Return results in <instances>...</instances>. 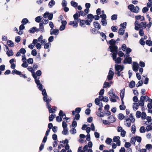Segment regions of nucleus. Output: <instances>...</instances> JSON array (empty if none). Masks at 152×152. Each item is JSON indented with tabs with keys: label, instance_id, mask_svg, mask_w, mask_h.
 <instances>
[{
	"label": "nucleus",
	"instance_id": "obj_1",
	"mask_svg": "<svg viewBox=\"0 0 152 152\" xmlns=\"http://www.w3.org/2000/svg\"><path fill=\"white\" fill-rule=\"evenodd\" d=\"M80 22V26L82 27L83 25H85V20H81V19H79V20L76 21H70L69 23V24L70 25H72L74 28H76L78 26L77 22Z\"/></svg>",
	"mask_w": 152,
	"mask_h": 152
},
{
	"label": "nucleus",
	"instance_id": "obj_2",
	"mask_svg": "<svg viewBox=\"0 0 152 152\" xmlns=\"http://www.w3.org/2000/svg\"><path fill=\"white\" fill-rule=\"evenodd\" d=\"M146 22H141L139 24L137 21L136 20L135 22V30L138 31L139 30L140 28H146Z\"/></svg>",
	"mask_w": 152,
	"mask_h": 152
},
{
	"label": "nucleus",
	"instance_id": "obj_3",
	"mask_svg": "<svg viewBox=\"0 0 152 152\" xmlns=\"http://www.w3.org/2000/svg\"><path fill=\"white\" fill-rule=\"evenodd\" d=\"M113 89H112L110 90L111 91L108 92V94L110 96L109 98L110 100L112 102H116V100L115 99H113L112 97L116 98L118 97L117 96L115 95V94L113 92Z\"/></svg>",
	"mask_w": 152,
	"mask_h": 152
},
{
	"label": "nucleus",
	"instance_id": "obj_4",
	"mask_svg": "<svg viewBox=\"0 0 152 152\" xmlns=\"http://www.w3.org/2000/svg\"><path fill=\"white\" fill-rule=\"evenodd\" d=\"M43 16L45 18L48 17L49 20H51L53 18V14L52 13L46 12L44 14Z\"/></svg>",
	"mask_w": 152,
	"mask_h": 152
},
{
	"label": "nucleus",
	"instance_id": "obj_5",
	"mask_svg": "<svg viewBox=\"0 0 152 152\" xmlns=\"http://www.w3.org/2000/svg\"><path fill=\"white\" fill-rule=\"evenodd\" d=\"M120 137L118 136H114L113 139V141L116 142L118 146H120L121 145V141L120 140Z\"/></svg>",
	"mask_w": 152,
	"mask_h": 152
},
{
	"label": "nucleus",
	"instance_id": "obj_6",
	"mask_svg": "<svg viewBox=\"0 0 152 152\" xmlns=\"http://www.w3.org/2000/svg\"><path fill=\"white\" fill-rule=\"evenodd\" d=\"M114 72L113 71L110 70L108 73V75L107 76V78L109 80H112L113 77Z\"/></svg>",
	"mask_w": 152,
	"mask_h": 152
},
{
	"label": "nucleus",
	"instance_id": "obj_7",
	"mask_svg": "<svg viewBox=\"0 0 152 152\" xmlns=\"http://www.w3.org/2000/svg\"><path fill=\"white\" fill-rule=\"evenodd\" d=\"M109 48L110 51L112 52H117L118 48L117 46L114 45L113 46H109Z\"/></svg>",
	"mask_w": 152,
	"mask_h": 152
},
{
	"label": "nucleus",
	"instance_id": "obj_8",
	"mask_svg": "<svg viewBox=\"0 0 152 152\" xmlns=\"http://www.w3.org/2000/svg\"><path fill=\"white\" fill-rule=\"evenodd\" d=\"M115 69L116 71H121L124 69V66H121L119 65L115 64Z\"/></svg>",
	"mask_w": 152,
	"mask_h": 152
},
{
	"label": "nucleus",
	"instance_id": "obj_9",
	"mask_svg": "<svg viewBox=\"0 0 152 152\" xmlns=\"http://www.w3.org/2000/svg\"><path fill=\"white\" fill-rule=\"evenodd\" d=\"M42 94L43 96V100H45L48 98V95L46 93V90L45 89H44L42 90Z\"/></svg>",
	"mask_w": 152,
	"mask_h": 152
},
{
	"label": "nucleus",
	"instance_id": "obj_10",
	"mask_svg": "<svg viewBox=\"0 0 152 152\" xmlns=\"http://www.w3.org/2000/svg\"><path fill=\"white\" fill-rule=\"evenodd\" d=\"M134 65L132 67V69L135 72H137L138 70V68L139 67L138 64L135 62H134L133 63Z\"/></svg>",
	"mask_w": 152,
	"mask_h": 152
},
{
	"label": "nucleus",
	"instance_id": "obj_11",
	"mask_svg": "<svg viewBox=\"0 0 152 152\" xmlns=\"http://www.w3.org/2000/svg\"><path fill=\"white\" fill-rule=\"evenodd\" d=\"M132 63V59L131 57L126 58L124 60V64L128 63L131 64Z\"/></svg>",
	"mask_w": 152,
	"mask_h": 152
},
{
	"label": "nucleus",
	"instance_id": "obj_12",
	"mask_svg": "<svg viewBox=\"0 0 152 152\" xmlns=\"http://www.w3.org/2000/svg\"><path fill=\"white\" fill-rule=\"evenodd\" d=\"M81 15L80 13H79V12H76L74 15H73V18L74 20V21L75 20H79V19H80L79 18L80 16Z\"/></svg>",
	"mask_w": 152,
	"mask_h": 152
},
{
	"label": "nucleus",
	"instance_id": "obj_13",
	"mask_svg": "<svg viewBox=\"0 0 152 152\" xmlns=\"http://www.w3.org/2000/svg\"><path fill=\"white\" fill-rule=\"evenodd\" d=\"M51 100V99H49L48 98L44 100V102H46V104L47 108L48 109H49V108L51 107V105L49 103V102H50Z\"/></svg>",
	"mask_w": 152,
	"mask_h": 152
},
{
	"label": "nucleus",
	"instance_id": "obj_14",
	"mask_svg": "<svg viewBox=\"0 0 152 152\" xmlns=\"http://www.w3.org/2000/svg\"><path fill=\"white\" fill-rule=\"evenodd\" d=\"M52 29H51L50 31V34L51 35L54 34L55 35H57L59 31L58 29H53V30L52 31L51 30Z\"/></svg>",
	"mask_w": 152,
	"mask_h": 152
},
{
	"label": "nucleus",
	"instance_id": "obj_15",
	"mask_svg": "<svg viewBox=\"0 0 152 152\" xmlns=\"http://www.w3.org/2000/svg\"><path fill=\"white\" fill-rule=\"evenodd\" d=\"M108 119L110 123H113L116 121L115 118L112 115L109 116Z\"/></svg>",
	"mask_w": 152,
	"mask_h": 152
},
{
	"label": "nucleus",
	"instance_id": "obj_16",
	"mask_svg": "<svg viewBox=\"0 0 152 152\" xmlns=\"http://www.w3.org/2000/svg\"><path fill=\"white\" fill-rule=\"evenodd\" d=\"M93 24L95 28L99 30L101 28V25L97 21H95L93 23Z\"/></svg>",
	"mask_w": 152,
	"mask_h": 152
},
{
	"label": "nucleus",
	"instance_id": "obj_17",
	"mask_svg": "<svg viewBox=\"0 0 152 152\" xmlns=\"http://www.w3.org/2000/svg\"><path fill=\"white\" fill-rule=\"evenodd\" d=\"M36 84L37 85V87H38V88L39 90L42 91V90L43 89V86L40 83V81L39 82H38L37 83H36Z\"/></svg>",
	"mask_w": 152,
	"mask_h": 152
},
{
	"label": "nucleus",
	"instance_id": "obj_18",
	"mask_svg": "<svg viewBox=\"0 0 152 152\" xmlns=\"http://www.w3.org/2000/svg\"><path fill=\"white\" fill-rule=\"evenodd\" d=\"M7 44L10 47H12L14 46V44L13 42L10 40H8L7 42Z\"/></svg>",
	"mask_w": 152,
	"mask_h": 152
},
{
	"label": "nucleus",
	"instance_id": "obj_19",
	"mask_svg": "<svg viewBox=\"0 0 152 152\" xmlns=\"http://www.w3.org/2000/svg\"><path fill=\"white\" fill-rule=\"evenodd\" d=\"M43 18H42L41 16H37L35 18V21L37 23H39L41 22V20H43Z\"/></svg>",
	"mask_w": 152,
	"mask_h": 152
},
{
	"label": "nucleus",
	"instance_id": "obj_20",
	"mask_svg": "<svg viewBox=\"0 0 152 152\" xmlns=\"http://www.w3.org/2000/svg\"><path fill=\"white\" fill-rule=\"evenodd\" d=\"M34 73L32 74V75L34 79L35 82V83H37L38 82H39L40 81L39 79V77L38 79H37V75H36L34 72H33Z\"/></svg>",
	"mask_w": 152,
	"mask_h": 152
},
{
	"label": "nucleus",
	"instance_id": "obj_21",
	"mask_svg": "<svg viewBox=\"0 0 152 152\" xmlns=\"http://www.w3.org/2000/svg\"><path fill=\"white\" fill-rule=\"evenodd\" d=\"M135 81L132 80L129 83V86L130 88H132L135 86Z\"/></svg>",
	"mask_w": 152,
	"mask_h": 152
},
{
	"label": "nucleus",
	"instance_id": "obj_22",
	"mask_svg": "<svg viewBox=\"0 0 152 152\" xmlns=\"http://www.w3.org/2000/svg\"><path fill=\"white\" fill-rule=\"evenodd\" d=\"M133 108L134 110H137L139 107V104L137 103H133Z\"/></svg>",
	"mask_w": 152,
	"mask_h": 152
},
{
	"label": "nucleus",
	"instance_id": "obj_23",
	"mask_svg": "<svg viewBox=\"0 0 152 152\" xmlns=\"http://www.w3.org/2000/svg\"><path fill=\"white\" fill-rule=\"evenodd\" d=\"M109 42V44L111 45L110 46L115 45L116 41L114 39H111Z\"/></svg>",
	"mask_w": 152,
	"mask_h": 152
},
{
	"label": "nucleus",
	"instance_id": "obj_24",
	"mask_svg": "<svg viewBox=\"0 0 152 152\" xmlns=\"http://www.w3.org/2000/svg\"><path fill=\"white\" fill-rule=\"evenodd\" d=\"M55 4L54 0H51L49 3L48 5L50 8H51Z\"/></svg>",
	"mask_w": 152,
	"mask_h": 152
},
{
	"label": "nucleus",
	"instance_id": "obj_25",
	"mask_svg": "<svg viewBox=\"0 0 152 152\" xmlns=\"http://www.w3.org/2000/svg\"><path fill=\"white\" fill-rule=\"evenodd\" d=\"M125 31V30L121 28L119 29L118 34L119 35H123L124 34Z\"/></svg>",
	"mask_w": 152,
	"mask_h": 152
},
{
	"label": "nucleus",
	"instance_id": "obj_26",
	"mask_svg": "<svg viewBox=\"0 0 152 152\" xmlns=\"http://www.w3.org/2000/svg\"><path fill=\"white\" fill-rule=\"evenodd\" d=\"M96 114L98 116L101 117H103L104 116V113L102 112H96Z\"/></svg>",
	"mask_w": 152,
	"mask_h": 152
},
{
	"label": "nucleus",
	"instance_id": "obj_27",
	"mask_svg": "<svg viewBox=\"0 0 152 152\" xmlns=\"http://www.w3.org/2000/svg\"><path fill=\"white\" fill-rule=\"evenodd\" d=\"M7 54L9 57L12 56L13 55L12 50H10L8 51L7 52Z\"/></svg>",
	"mask_w": 152,
	"mask_h": 152
},
{
	"label": "nucleus",
	"instance_id": "obj_28",
	"mask_svg": "<svg viewBox=\"0 0 152 152\" xmlns=\"http://www.w3.org/2000/svg\"><path fill=\"white\" fill-rule=\"evenodd\" d=\"M28 22V20L26 18H24L22 19L21 23L23 25H25Z\"/></svg>",
	"mask_w": 152,
	"mask_h": 152
},
{
	"label": "nucleus",
	"instance_id": "obj_29",
	"mask_svg": "<svg viewBox=\"0 0 152 152\" xmlns=\"http://www.w3.org/2000/svg\"><path fill=\"white\" fill-rule=\"evenodd\" d=\"M36 29V27H33L31 28L29 30L28 32L30 33H33L35 32Z\"/></svg>",
	"mask_w": 152,
	"mask_h": 152
},
{
	"label": "nucleus",
	"instance_id": "obj_30",
	"mask_svg": "<svg viewBox=\"0 0 152 152\" xmlns=\"http://www.w3.org/2000/svg\"><path fill=\"white\" fill-rule=\"evenodd\" d=\"M68 129H63V130L62 131V133L64 135H66L68 134Z\"/></svg>",
	"mask_w": 152,
	"mask_h": 152
},
{
	"label": "nucleus",
	"instance_id": "obj_31",
	"mask_svg": "<svg viewBox=\"0 0 152 152\" xmlns=\"http://www.w3.org/2000/svg\"><path fill=\"white\" fill-rule=\"evenodd\" d=\"M131 131L133 134H134L136 132V128L135 125L133 124L132 126Z\"/></svg>",
	"mask_w": 152,
	"mask_h": 152
},
{
	"label": "nucleus",
	"instance_id": "obj_32",
	"mask_svg": "<svg viewBox=\"0 0 152 152\" xmlns=\"http://www.w3.org/2000/svg\"><path fill=\"white\" fill-rule=\"evenodd\" d=\"M43 23H40L39 24V29H40V31L42 32H43L44 31V26L43 25Z\"/></svg>",
	"mask_w": 152,
	"mask_h": 152
},
{
	"label": "nucleus",
	"instance_id": "obj_33",
	"mask_svg": "<svg viewBox=\"0 0 152 152\" xmlns=\"http://www.w3.org/2000/svg\"><path fill=\"white\" fill-rule=\"evenodd\" d=\"M134 8V6L133 4L129 5L128 6V9L132 12H133V10Z\"/></svg>",
	"mask_w": 152,
	"mask_h": 152
},
{
	"label": "nucleus",
	"instance_id": "obj_34",
	"mask_svg": "<svg viewBox=\"0 0 152 152\" xmlns=\"http://www.w3.org/2000/svg\"><path fill=\"white\" fill-rule=\"evenodd\" d=\"M97 32L100 33V35L102 36V37L104 38L105 39H106V36L105 34L103 32H100L99 31H97Z\"/></svg>",
	"mask_w": 152,
	"mask_h": 152
},
{
	"label": "nucleus",
	"instance_id": "obj_35",
	"mask_svg": "<svg viewBox=\"0 0 152 152\" xmlns=\"http://www.w3.org/2000/svg\"><path fill=\"white\" fill-rule=\"evenodd\" d=\"M139 7L138 6H136L133 10V12L137 13L139 12Z\"/></svg>",
	"mask_w": 152,
	"mask_h": 152
},
{
	"label": "nucleus",
	"instance_id": "obj_36",
	"mask_svg": "<svg viewBox=\"0 0 152 152\" xmlns=\"http://www.w3.org/2000/svg\"><path fill=\"white\" fill-rule=\"evenodd\" d=\"M125 117L124 115L121 113L119 114L118 115V119L119 120H122Z\"/></svg>",
	"mask_w": 152,
	"mask_h": 152
},
{
	"label": "nucleus",
	"instance_id": "obj_37",
	"mask_svg": "<svg viewBox=\"0 0 152 152\" xmlns=\"http://www.w3.org/2000/svg\"><path fill=\"white\" fill-rule=\"evenodd\" d=\"M71 4L72 6L75 7H76L77 6V2L73 1H72L71 2Z\"/></svg>",
	"mask_w": 152,
	"mask_h": 152
},
{
	"label": "nucleus",
	"instance_id": "obj_38",
	"mask_svg": "<svg viewBox=\"0 0 152 152\" xmlns=\"http://www.w3.org/2000/svg\"><path fill=\"white\" fill-rule=\"evenodd\" d=\"M146 129L144 126H142L140 129V133H144L145 132Z\"/></svg>",
	"mask_w": 152,
	"mask_h": 152
},
{
	"label": "nucleus",
	"instance_id": "obj_39",
	"mask_svg": "<svg viewBox=\"0 0 152 152\" xmlns=\"http://www.w3.org/2000/svg\"><path fill=\"white\" fill-rule=\"evenodd\" d=\"M110 86L109 83L108 82H105L104 84L103 88H107V87H109Z\"/></svg>",
	"mask_w": 152,
	"mask_h": 152
},
{
	"label": "nucleus",
	"instance_id": "obj_40",
	"mask_svg": "<svg viewBox=\"0 0 152 152\" xmlns=\"http://www.w3.org/2000/svg\"><path fill=\"white\" fill-rule=\"evenodd\" d=\"M112 141V139L111 138H110L109 137L107 138L105 140L106 143L108 144H110L111 143Z\"/></svg>",
	"mask_w": 152,
	"mask_h": 152
},
{
	"label": "nucleus",
	"instance_id": "obj_41",
	"mask_svg": "<svg viewBox=\"0 0 152 152\" xmlns=\"http://www.w3.org/2000/svg\"><path fill=\"white\" fill-rule=\"evenodd\" d=\"M121 60L122 59L121 58L118 57L114 61L117 64H120L121 63Z\"/></svg>",
	"mask_w": 152,
	"mask_h": 152
},
{
	"label": "nucleus",
	"instance_id": "obj_42",
	"mask_svg": "<svg viewBox=\"0 0 152 152\" xmlns=\"http://www.w3.org/2000/svg\"><path fill=\"white\" fill-rule=\"evenodd\" d=\"M136 139L135 137H132L131 139L130 142L132 144L135 145Z\"/></svg>",
	"mask_w": 152,
	"mask_h": 152
},
{
	"label": "nucleus",
	"instance_id": "obj_43",
	"mask_svg": "<svg viewBox=\"0 0 152 152\" xmlns=\"http://www.w3.org/2000/svg\"><path fill=\"white\" fill-rule=\"evenodd\" d=\"M109 100V99L108 98L107 96H105L104 97L103 96H102V99H101V101H103L104 102H107Z\"/></svg>",
	"mask_w": 152,
	"mask_h": 152
},
{
	"label": "nucleus",
	"instance_id": "obj_44",
	"mask_svg": "<svg viewBox=\"0 0 152 152\" xmlns=\"http://www.w3.org/2000/svg\"><path fill=\"white\" fill-rule=\"evenodd\" d=\"M136 117L138 118H140L141 116V112L139 111H137L136 113Z\"/></svg>",
	"mask_w": 152,
	"mask_h": 152
},
{
	"label": "nucleus",
	"instance_id": "obj_45",
	"mask_svg": "<svg viewBox=\"0 0 152 152\" xmlns=\"http://www.w3.org/2000/svg\"><path fill=\"white\" fill-rule=\"evenodd\" d=\"M55 114L54 115L52 114L51 115H49V120L50 121H53V119L55 118Z\"/></svg>",
	"mask_w": 152,
	"mask_h": 152
},
{
	"label": "nucleus",
	"instance_id": "obj_46",
	"mask_svg": "<svg viewBox=\"0 0 152 152\" xmlns=\"http://www.w3.org/2000/svg\"><path fill=\"white\" fill-rule=\"evenodd\" d=\"M146 44L149 46H152V41L150 40H147L146 41Z\"/></svg>",
	"mask_w": 152,
	"mask_h": 152
},
{
	"label": "nucleus",
	"instance_id": "obj_47",
	"mask_svg": "<svg viewBox=\"0 0 152 152\" xmlns=\"http://www.w3.org/2000/svg\"><path fill=\"white\" fill-rule=\"evenodd\" d=\"M101 23L103 26H106L107 24V22L105 19H102L101 21Z\"/></svg>",
	"mask_w": 152,
	"mask_h": 152
},
{
	"label": "nucleus",
	"instance_id": "obj_48",
	"mask_svg": "<svg viewBox=\"0 0 152 152\" xmlns=\"http://www.w3.org/2000/svg\"><path fill=\"white\" fill-rule=\"evenodd\" d=\"M23 63L22 64L21 66L24 68H26L28 66V64H27V63L26 61H23Z\"/></svg>",
	"mask_w": 152,
	"mask_h": 152
},
{
	"label": "nucleus",
	"instance_id": "obj_49",
	"mask_svg": "<svg viewBox=\"0 0 152 152\" xmlns=\"http://www.w3.org/2000/svg\"><path fill=\"white\" fill-rule=\"evenodd\" d=\"M49 112L50 113H54V112L56 110V109L51 108V107L49 108Z\"/></svg>",
	"mask_w": 152,
	"mask_h": 152
},
{
	"label": "nucleus",
	"instance_id": "obj_50",
	"mask_svg": "<svg viewBox=\"0 0 152 152\" xmlns=\"http://www.w3.org/2000/svg\"><path fill=\"white\" fill-rule=\"evenodd\" d=\"M146 97L147 98H148V97L147 96H141L140 101H144V100L145 99V98Z\"/></svg>",
	"mask_w": 152,
	"mask_h": 152
},
{
	"label": "nucleus",
	"instance_id": "obj_51",
	"mask_svg": "<svg viewBox=\"0 0 152 152\" xmlns=\"http://www.w3.org/2000/svg\"><path fill=\"white\" fill-rule=\"evenodd\" d=\"M126 22H124L123 23H121L120 25V26L122 27L123 29H125L126 28Z\"/></svg>",
	"mask_w": 152,
	"mask_h": 152
},
{
	"label": "nucleus",
	"instance_id": "obj_52",
	"mask_svg": "<svg viewBox=\"0 0 152 152\" xmlns=\"http://www.w3.org/2000/svg\"><path fill=\"white\" fill-rule=\"evenodd\" d=\"M142 115L141 118L142 120L145 119L146 117V115L145 112H142L141 114Z\"/></svg>",
	"mask_w": 152,
	"mask_h": 152
},
{
	"label": "nucleus",
	"instance_id": "obj_53",
	"mask_svg": "<svg viewBox=\"0 0 152 152\" xmlns=\"http://www.w3.org/2000/svg\"><path fill=\"white\" fill-rule=\"evenodd\" d=\"M60 116L62 117L63 118L64 116H66L65 114H64L63 111L62 110H60L58 114Z\"/></svg>",
	"mask_w": 152,
	"mask_h": 152
},
{
	"label": "nucleus",
	"instance_id": "obj_54",
	"mask_svg": "<svg viewBox=\"0 0 152 152\" xmlns=\"http://www.w3.org/2000/svg\"><path fill=\"white\" fill-rule=\"evenodd\" d=\"M87 18L88 19L91 20L94 18V16L91 14H89L87 15Z\"/></svg>",
	"mask_w": 152,
	"mask_h": 152
},
{
	"label": "nucleus",
	"instance_id": "obj_55",
	"mask_svg": "<svg viewBox=\"0 0 152 152\" xmlns=\"http://www.w3.org/2000/svg\"><path fill=\"white\" fill-rule=\"evenodd\" d=\"M37 54V52L35 49H34L31 51V55L34 56H35Z\"/></svg>",
	"mask_w": 152,
	"mask_h": 152
},
{
	"label": "nucleus",
	"instance_id": "obj_56",
	"mask_svg": "<svg viewBox=\"0 0 152 152\" xmlns=\"http://www.w3.org/2000/svg\"><path fill=\"white\" fill-rule=\"evenodd\" d=\"M62 127L63 129L68 128L67 127V124L64 121L62 122Z\"/></svg>",
	"mask_w": 152,
	"mask_h": 152
},
{
	"label": "nucleus",
	"instance_id": "obj_57",
	"mask_svg": "<svg viewBox=\"0 0 152 152\" xmlns=\"http://www.w3.org/2000/svg\"><path fill=\"white\" fill-rule=\"evenodd\" d=\"M56 120L58 122H60L62 120V118L61 116H57L56 117Z\"/></svg>",
	"mask_w": 152,
	"mask_h": 152
},
{
	"label": "nucleus",
	"instance_id": "obj_58",
	"mask_svg": "<svg viewBox=\"0 0 152 152\" xmlns=\"http://www.w3.org/2000/svg\"><path fill=\"white\" fill-rule=\"evenodd\" d=\"M131 146V144L129 142H126L124 145V146L126 148H128Z\"/></svg>",
	"mask_w": 152,
	"mask_h": 152
},
{
	"label": "nucleus",
	"instance_id": "obj_59",
	"mask_svg": "<svg viewBox=\"0 0 152 152\" xmlns=\"http://www.w3.org/2000/svg\"><path fill=\"white\" fill-rule=\"evenodd\" d=\"M117 26H113L111 27V29L113 32L117 31Z\"/></svg>",
	"mask_w": 152,
	"mask_h": 152
},
{
	"label": "nucleus",
	"instance_id": "obj_60",
	"mask_svg": "<svg viewBox=\"0 0 152 152\" xmlns=\"http://www.w3.org/2000/svg\"><path fill=\"white\" fill-rule=\"evenodd\" d=\"M70 132H71L72 134H74L76 133V130L75 128H73L70 130Z\"/></svg>",
	"mask_w": 152,
	"mask_h": 152
},
{
	"label": "nucleus",
	"instance_id": "obj_61",
	"mask_svg": "<svg viewBox=\"0 0 152 152\" xmlns=\"http://www.w3.org/2000/svg\"><path fill=\"white\" fill-rule=\"evenodd\" d=\"M72 127L74 128L76 127L77 126V123L76 121L74 120L72 122Z\"/></svg>",
	"mask_w": 152,
	"mask_h": 152
},
{
	"label": "nucleus",
	"instance_id": "obj_62",
	"mask_svg": "<svg viewBox=\"0 0 152 152\" xmlns=\"http://www.w3.org/2000/svg\"><path fill=\"white\" fill-rule=\"evenodd\" d=\"M143 84V82L142 80L139 81L138 83L136 85V87H138L140 86H141Z\"/></svg>",
	"mask_w": 152,
	"mask_h": 152
},
{
	"label": "nucleus",
	"instance_id": "obj_63",
	"mask_svg": "<svg viewBox=\"0 0 152 152\" xmlns=\"http://www.w3.org/2000/svg\"><path fill=\"white\" fill-rule=\"evenodd\" d=\"M140 44L142 45H144L145 44V42L143 38H142L140 40Z\"/></svg>",
	"mask_w": 152,
	"mask_h": 152
},
{
	"label": "nucleus",
	"instance_id": "obj_64",
	"mask_svg": "<svg viewBox=\"0 0 152 152\" xmlns=\"http://www.w3.org/2000/svg\"><path fill=\"white\" fill-rule=\"evenodd\" d=\"M19 52L21 53L24 54L26 53V50L23 48H22L19 50Z\"/></svg>",
	"mask_w": 152,
	"mask_h": 152
}]
</instances>
